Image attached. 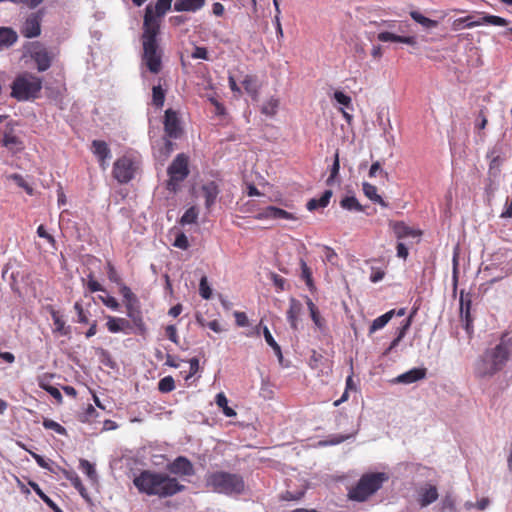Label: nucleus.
<instances>
[{
    "mask_svg": "<svg viewBox=\"0 0 512 512\" xmlns=\"http://www.w3.org/2000/svg\"><path fill=\"white\" fill-rule=\"evenodd\" d=\"M133 484L140 493L159 498L171 497L185 489L176 478L163 472L143 470L133 479Z\"/></svg>",
    "mask_w": 512,
    "mask_h": 512,
    "instance_id": "1",
    "label": "nucleus"
},
{
    "mask_svg": "<svg viewBox=\"0 0 512 512\" xmlns=\"http://www.w3.org/2000/svg\"><path fill=\"white\" fill-rule=\"evenodd\" d=\"M159 32V22L153 16L152 9L148 7L145 10L143 35H142V66L150 73L158 74L162 69V49L157 42Z\"/></svg>",
    "mask_w": 512,
    "mask_h": 512,
    "instance_id": "2",
    "label": "nucleus"
},
{
    "mask_svg": "<svg viewBox=\"0 0 512 512\" xmlns=\"http://www.w3.org/2000/svg\"><path fill=\"white\" fill-rule=\"evenodd\" d=\"M510 349L502 339L495 348L487 350L475 364V374L480 378L492 377L502 370L509 359Z\"/></svg>",
    "mask_w": 512,
    "mask_h": 512,
    "instance_id": "3",
    "label": "nucleus"
},
{
    "mask_svg": "<svg viewBox=\"0 0 512 512\" xmlns=\"http://www.w3.org/2000/svg\"><path fill=\"white\" fill-rule=\"evenodd\" d=\"M11 97L20 102L33 101L39 97L42 79L32 73L18 74L11 83Z\"/></svg>",
    "mask_w": 512,
    "mask_h": 512,
    "instance_id": "4",
    "label": "nucleus"
},
{
    "mask_svg": "<svg viewBox=\"0 0 512 512\" xmlns=\"http://www.w3.org/2000/svg\"><path fill=\"white\" fill-rule=\"evenodd\" d=\"M206 485L216 493L233 495L244 491L243 478L238 474L228 472H214L206 477Z\"/></svg>",
    "mask_w": 512,
    "mask_h": 512,
    "instance_id": "5",
    "label": "nucleus"
},
{
    "mask_svg": "<svg viewBox=\"0 0 512 512\" xmlns=\"http://www.w3.org/2000/svg\"><path fill=\"white\" fill-rule=\"evenodd\" d=\"M388 480L386 473H370L363 475L357 485L349 491V497L356 501H365L369 496L381 488Z\"/></svg>",
    "mask_w": 512,
    "mask_h": 512,
    "instance_id": "6",
    "label": "nucleus"
},
{
    "mask_svg": "<svg viewBox=\"0 0 512 512\" xmlns=\"http://www.w3.org/2000/svg\"><path fill=\"white\" fill-rule=\"evenodd\" d=\"M188 158L184 154H178L168 167L169 180L167 189L176 192L180 183L188 176Z\"/></svg>",
    "mask_w": 512,
    "mask_h": 512,
    "instance_id": "7",
    "label": "nucleus"
},
{
    "mask_svg": "<svg viewBox=\"0 0 512 512\" xmlns=\"http://www.w3.org/2000/svg\"><path fill=\"white\" fill-rule=\"evenodd\" d=\"M383 25H386L392 31H382L377 35V38L381 42H397L403 43L411 46H415L417 44L416 38L414 36H403L398 33H403V24L397 23L395 21H383Z\"/></svg>",
    "mask_w": 512,
    "mask_h": 512,
    "instance_id": "8",
    "label": "nucleus"
},
{
    "mask_svg": "<svg viewBox=\"0 0 512 512\" xmlns=\"http://www.w3.org/2000/svg\"><path fill=\"white\" fill-rule=\"evenodd\" d=\"M29 55L37 65L39 72L48 70L51 66L54 54L40 42H34L29 47Z\"/></svg>",
    "mask_w": 512,
    "mask_h": 512,
    "instance_id": "9",
    "label": "nucleus"
},
{
    "mask_svg": "<svg viewBox=\"0 0 512 512\" xmlns=\"http://www.w3.org/2000/svg\"><path fill=\"white\" fill-rule=\"evenodd\" d=\"M135 172V162L129 157H121L114 163L113 175L120 183H128L134 178Z\"/></svg>",
    "mask_w": 512,
    "mask_h": 512,
    "instance_id": "10",
    "label": "nucleus"
},
{
    "mask_svg": "<svg viewBox=\"0 0 512 512\" xmlns=\"http://www.w3.org/2000/svg\"><path fill=\"white\" fill-rule=\"evenodd\" d=\"M42 16V11L28 15L21 28V33L24 37L35 38L41 34Z\"/></svg>",
    "mask_w": 512,
    "mask_h": 512,
    "instance_id": "11",
    "label": "nucleus"
},
{
    "mask_svg": "<svg viewBox=\"0 0 512 512\" xmlns=\"http://www.w3.org/2000/svg\"><path fill=\"white\" fill-rule=\"evenodd\" d=\"M417 502L424 508L438 499V490L435 485L424 483L416 490Z\"/></svg>",
    "mask_w": 512,
    "mask_h": 512,
    "instance_id": "12",
    "label": "nucleus"
},
{
    "mask_svg": "<svg viewBox=\"0 0 512 512\" xmlns=\"http://www.w3.org/2000/svg\"><path fill=\"white\" fill-rule=\"evenodd\" d=\"M168 471L178 476H192L195 473L193 464L186 457L179 456L168 464Z\"/></svg>",
    "mask_w": 512,
    "mask_h": 512,
    "instance_id": "13",
    "label": "nucleus"
},
{
    "mask_svg": "<svg viewBox=\"0 0 512 512\" xmlns=\"http://www.w3.org/2000/svg\"><path fill=\"white\" fill-rule=\"evenodd\" d=\"M427 369L424 367H414L409 371H406L398 375L393 383L409 385L418 382L426 377Z\"/></svg>",
    "mask_w": 512,
    "mask_h": 512,
    "instance_id": "14",
    "label": "nucleus"
},
{
    "mask_svg": "<svg viewBox=\"0 0 512 512\" xmlns=\"http://www.w3.org/2000/svg\"><path fill=\"white\" fill-rule=\"evenodd\" d=\"M471 300L468 295L460 294V317L466 332L471 335L473 332V320L470 314Z\"/></svg>",
    "mask_w": 512,
    "mask_h": 512,
    "instance_id": "15",
    "label": "nucleus"
},
{
    "mask_svg": "<svg viewBox=\"0 0 512 512\" xmlns=\"http://www.w3.org/2000/svg\"><path fill=\"white\" fill-rule=\"evenodd\" d=\"M164 128L166 134L170 138H177L180 134V126L177 114L171 109H168L165 112Z\"/></svg>",
    "mask_w": 512,
    "mask_h": 512,
    "instance_id": "16",
    "label": "nucleus"
},
{
    "mask_svg": "<svg viewBox=\"0 0 512 512\" xmlns=\"http://www.w3.org/2000/svg\"><path fill=\"white\" fill-rule=\"evenodd\" d=\"M302 312H303L302 303L295 298H291L289 301V309L287 311V320L290 324V327L293 330L298 329L299 317L302 314Z\"/></svg>",
    "mask_w": 512,
    "mask_h": 512,
    "instance_id": "17",
    "label": "nucleus"
},
{
    "mask_svg": "<svg viewBox=\"0 0 512 512\" xmlns=\"http://www.w3.org/2000/svg\"><path fill=\"white\" fill-rule=\"evenodd\" d=\"M202 195L205 199V207L210 209L217 200L219 195V187L214 181L207 182L201 187Z\"/></svg>",
    "mask_w": 512,
    "mask_h": 512,
    "instance_id": "18",
    "label": "nucleus"
},
{
    "mask_svg": "<svg viewBox=\"0 0 512 512\" xmlns=\"http://www.w3.org/2000/svg\"><path fill=\"white\" fill-rule=\"evenodd\" d=\"M106 326L111 333L123 332L125 334H129L132 330L131 324L128 320L113 316L107 317Z\"/></svg>",
    "mask_w": 512,
    "mask_h": 512,
    "instance_id": "19",
    "label": "nucleus"
},
{
    "mask_svg": "<svg viewBox=\"0 0 512 512\" xmlns=\"http://www.w3.org/2000/svg\"><path fill=\"white\" fill-rule=\"evenodd\" d=\"M92 151L98 157L102 169H106V161L111 158V151L105 141L94 140L92 142Z\"/></svg>",
    "mask_w": 512,
    "mask_h": 512,
    "instance_id": "20",
    "label": "nucleus"
},
{
    "mask_svg": "<svg viewBox=\"0 0 512 512\" xmlns=\"http://www.w3.org/2000/svg\"><path fill=\"white\" fill-rule=\"evenodd\" d=\"M205 5V0H176L174 10L177 12H197Z\"/></svg>",
    "mask_w": 512,
    "mask_h": 512,
    "instance_id": "21",
    "label": "nucleus"
},
{
    "mask_svg": "<svg viewBox=\"0 0 512 512\" xmlns=\"http://www.w3.org/2000/svg\"><path fill=\"white\" fill-rule=\"evenodd\" d=\"M18 39L17 33L8 27H0V50L11 47Z\"/></svg>",
    "mask_w": 512,
    "mask_h": 512,
    "instance_id": "22",
    "label": "nucleus"
},
{
    "mask_svg": "<svg viewBox=\"0 0 512 512\" xmlns=\"http://www.w3.org/2000/svg\"><path fill=\"white\" fill-rule=\"evenodd\" d=\"M2 144L12 152H18L23 148L21 140L14 135L11 130H6L3 134Z\"/></svg>",
    "mask_w": 512,
    "mask_h": 512,
    "instance_id": "23",
    "label": "nucleus"
},
{
    "mask_svg": "<svg viewBox=\"0 0 512 512\" xmlns=\"http://www.w3.org/2000/svg\"><path fill=\"white\" fill-rule=\"evenodd\" d=\"M332 194L333 193L331 190H325L319 199H316V198L310 199L306 204V208L309 211H314L318 208L327 207L330 202V199L332 197Z\"/></svg>",
    "mask_w": 512,
    "mask_h": 512,
    "instance_id": "24",
    "label": "nucleus"
},
{
    "mask_svg": "<svg viewBox=\"0 0 512 512\" xmlns=\"http://www.w3.org/2000/svg\"><path fill=\"white\" fill-rule=\"evenodd\" d=\"M395 316V310L392 309L383 315L377 317L372 321V324L369 327V334H373L376 331L384 328L388 322Z\"/></svg>",
    "mask_w": 512,
    "mask_h": 512,
    "instance_id": "25",
    "label": "nucleus"
},
{
    "mask_svg": "<svg viewBox=\"0 0 512 512\" xmlns=\"http://www.w3.org/2000/svg\"><path fill=\"white\" fill-rule=\"evenodd\" d=\"M394 234L398 239H404L408 237H418L420 234L412 228L405 225L403 222H396L393 224Z\"/></svg>",
    "mask_w": 512,
    "mask_h": 512,
    "instance_id": "26",
    "label": "nucleus"
},
{
    "mask_svg": "<svg viewBox=\"0 0 512 512\" xmlns=\"http://www.w3.org/2000/svg\"><path fill=\"white\" fill-rule=\"evenodd\" d=\"M363 192L367 198L371 201L380 204L383 207H387L386 202L382 199V197L377 193V188L367 182L363 183Z\"/></svg>",
    "mask_w": 512,
    "mask_h": 512,
    "instance_id": "27",
    "label": "nucleus"
},
{
    "mask_svg": "<svg viewBox=\"0 0 512 512\" xmlns=\"http://www.w3.org/2000/svg\"><path fill=\"white\" fill-rule=\"evenodd\" d=\"M410 16L415 22H417L427 30L434 29L438 26V22L436 20H432L428 17H425L418 11H411Z\"/></svg>",
    "mask_w": 512,
    "mask_h": 512,
    "instance_id": "28",
    "label": "nucleus"
},
{
    "mask_svg": "<svg viewBox=\"0 0 512 512\" xmlns=\"http://www.w3.org/2000/svg\"><path fill=\"white\" fill-rule=\"evenodd\" d=\"M126 308H127V316L133 321L135 326L141 332H143L145 330V327H144V323H143L140 311L138 310V304L133 305V306H132V304H130Z\"/></svg>",
    "mask_w": 512,
    "mask_h": 512,
    "instance_id": "29",
    "label": "nucleus"
},
{
    "mask_svg": "<svg viewBox=\"0 0 512 512\" xmlns=\"http://www.w3.org/2000/svg\"><path fill=\"white\" fill-rule=\"evenodd\" d=\"M306 303H307L308 309L310 311L311 319L314 322L315 326L318 329L323 330L324 326H325V321L320 316L317 307L315 306V304L312 302V300L310 298H307Z\"/></svg>",
    "mask_w": 512,
    "mask_h": 512,
    "instance_id": "30",
    "label": "nucleus"
},
{
    "mask_svg": "<svg viewBox=\"0 0 512 512\" xmlns=\"http://www.w3.org/2000/svg\"><path fill=\"white\" fill-rule=\"evenodd\" d=\"M263 334H264L265 341L273 349V351L276 354L279 362L282 363L283 355H282L281 347L278 345V343L273 338V336H272L271 332L269 331L268 327H266V326L264 327Z\"/></svg>",
    "mask_w": 512,
    "mask_h": 512,
    "instance_id": "31",
    "label": "nucleus"
},
{
    "mask_svg": "<svg viewBox=\"0 0 512 512\" xmlns=\"http://www.w3.org/2000/svg\"><path fill=\"white\" fill-rule=\"evenodd\" d=\"M32 489L34 490V492L40 497V499L47 504L48 507H50L54 512H63L58 506L57 504L50 498L48 497L43 491L42 489L39 487L38 484L36 483H30Z\"/></svg>",
    "mask_w": 512,
    "mask_h": 512,
    "instance_id": "32",
    "label": "nucleus"
},
{
    "mask_svg": "<svg viewBox=\"0 0 512 512\" xmlns=\"http://www.w3.org/2000/svg\"><path fill=\"white\" fill-rule=\"evenodd\" d=\"M150 7L152 9L153 16L155 20L158 22L157 17L163 16L171 7L170 0H157L154 8L151 6H147L146 9Z\"/></svg>",
    "mask_w": 512,
    "mask_h": 512,
    "instance_id": "33",
    "label": "nucleus"
},
{
    "mask_svg": "<svg viewBox=\"0 0 512 512\" xmlns=\"http://www.w3.org/2000/svg\"><path fill=\"white\" fill-rule=\"evenodd\" d=\"M216 404L222 408V412L227 417L236 416V412L228 406V400L224 393H218L216 395Z\"/></svg>",
    "mask_w": 512,
    "mask_h": 512,
    "instance_id": "34",
    "label": "nucleus"
},
{
    "mask_svg": "<svg viewBox=\"0 0 512 512\" xmlns=\"http://www.w3.org/2000/svg\"><path fill=\"white\" fill-rule=\"evenodd\" d=\"M340 205L343 209H346V210H354V211H363V207L362 205L358 202V200L356 199V197L354 196H346L345 198H343L340 202Z\"/></svg>",
    "mask_w": 512,
    "mask_h": 512,
    "instance_id": "35",
    "label": "nucleus"
},
{
    "mask_svg": "<svg viewBox=\"0 0 512 512\" xmlns=\"http://www.w3.org/2000/svg\"><path fill=\"white\" fill-rule=\"evenodd\" d=\"M165 101V91L161 84L155 85L152 88V103L156 107H162Z\"/></svg>",
    "mask_w": 512,
    "mask_h": 512,
    "instance_id": "36",
    "label": "nucleus"
},
{
    "mask_svg": "<svg viewBox=\"0 0 512 512\" xmlns=\"http://www.w3.org/2000/svg\"><path fill=\"white\" fill-rule=\"evenodd\" d=\"M197 219H198V210L196 209V207L192 206L189 209H187L185 211V213L182 215V217L180 219V223L182 225L193 224L197 221Z\"/></svg>",
    "mask_w": 512,
    "mask_h": 512,
    "instance_id": "37",
    "label": "nucleus"
},
{
    "mask_svg": "<svg viewBox=\"0 0 512 512\" xmlns=\"http://www.w3.org/2000/svg\"><path fill=\"white\" fill-rule=\"evenodd\" d=\"M489 505H490V499L487 497H483L480 500H478L476 503H474L472 501H466L464 503V508L466 510H472V509L476 508L480 511H485L489 507Z\"/></svg>",
    "mask_w": 512,
    "mask_h": 512,
    "instance_id": "38",
    "label": "nucleus"
},
{
    "mask_svg": "<svg viewBox=\"0 0 512 512\" xmlns=\"http://www.w3.org/2000/svg\"><path fill=\"white\" fill-rule=\"evenodd\" d=\"M66 478L71 482V484L79 491V493L86 497V489L83 486L79 476L75 472H66Z\"/></svg>",
    "mask_w": 512,
    "mask_h": 512,
    "instance_id": "39",
    "label": "nucleus"
},
{
    "mask_svg": "<svg viewBox=\"0 0 512 512\" xmlns=\"http://www.w3.org/2000/svg\"><path fill=\"white\" fill-rule=\"evenodd\" d=\"M120 293L122 294L125 300L126 307H128V305L130 304H132V306L138 304L137 297L128 286L122 284L120 287Z\"/></svg>",
    "mask_w": 512,
    "mask_h": 512,
    "instance_id": "40",
    "label": "nucleus"
},
{
    "mask_svg": "<svg viewBox=\"0 0 512 512\" xmlns=\"http://www.w3.org/2000/svg\"><path fill=\"white\" fill-rule=\"evenodd\" d=\"M279 106V101L276 98H270L262 106V113L267 116H273L276 114Z\"/></svg>",
    "mask_w": 512,
    "mask_h": 512,
    "instance_id": "41",
    "label": "nucleus"
},
{
    "mask_svg": "<svg viewBox=\"0 0 512 512\" xmlns=\"http://www.w3.org/2000/svg\"><path fill=\"white\" fill-rule=\"evenodd\" d=\"M80 468L91 481H95L97 479V473L94 468V465L90 463L88 460L81 459Z\"/></svg>",
    "mask_w": 512,
    "mask_h": 512,
    "instance_id": "42",
    "label": "nucleus"
},
{
    "mask_svg": "<svg viewBox=\"0 0 512 512\" xmlns=\"http://www.w3.org/2000/svg\"><path fill=\"white\" fill-rule=\"evenodd\" d=\"M415 312L416 311H413L412 314L408 318L404 319L401 322V325L397 328V330H396L397 336L396 337H398V340H402L405 337L407 331L409 330V328L411 326L412 317L415 314Z\"/></svg>",
    "mask_w": 512,
    "mask_h": 512,
    "instance_id": "43",
    "label": "nucleus"
},
{
    "mask_svg": "<svg viewBox=\"0 0 512 512\" xmlns=\"http://www.w3.org/2000/svg\"><path fill=\"white\" fill-rule=\"evenodd\" d=\"M42 424H43L44 428L49 429V430H53L54 432H56L59 435H66L67 434L66 429L62 425H60L59 423H57L54 420L44 419Z\"/></svg>",
    "mask_w": 512,
    "mask_h": 512,
    "instance_id": "44",
    "label": "nucleus"
},
{
    "mask_svg": "<svg viewBox=\"0 0 512 512\" xmlns=\"http://www.w3.org/2000/svg\"><path fill=\"white\" fill-rule=\"evenodd\" d=\"M175 383L174 379L171 376H166L162 378L158 383V389L162 393H168L174 390Z\"/></svg>",
    "mask_w": 512,
    "mask_h": 512,
    "instance_id": "45",
    "label": "nucleus"
},
{
    "mask_svg": "<svg viewBox=\"0 0 512 512\" xmlns=\"http://www.w3.org/2000/svg\"><path fill=\"white\" fill-rule=\"evenodd\" d=\"M199 294L201 295V297L205 300H208L211 298L212 296V289L211 287L209 286L208 284V280H207V277L206 276H203L201 279H200V283H199Z\"/></svg>",
    "mask_w": 512,
    "mask_h": 512,
    "instance_id": "46",
    "label": "nucleus"
},
{
    "mask_svg": "<svg viewBox=\"0 0 512 512\" xmlns=\"http://www.w3.org/2000/svg\"><path fill=\"white\" fill-rule=\"evenodd\" d=\"M484 21L485 25H493V26H506L508 25V20L502 18L500 16L489 15L484 13Z\"/></svg>",
    "mask_w": 512,
    "mask_h": 512,
    "instance_id": "47",
    "label": "nucleus"
},
{
    "mask_svg": "<svg viewBox=\"0 0 512 512\" xmlns=\"http://www.w3.org/2000/svg\"><path fill=\"white\" fill-rule=\"evenodd\" d=\"M276 207L268 206L255 215L257 220L275 219Z\"/></svg>",
    "mask_w": 512,
    "mask_h": 512,
    "instance_id": "48",
    "label": "nucleus"
},
{
    "mask_svg": "<svg viewBox=\"0 0 512 512\" xmlns=\"http://www.w3.org/2000/svg\"><path fill=\"white\" fill-rule=\"evenodd\" d=\"M242 85L250 95H255L257 93L258 85L253 77L246 76L242 81Z\"/></svg>",
    "mask_w": 512,
    "mask_h": 512,
    "instance_id": "49",
    "label": "nucleus"
},
{
    "mask_svg": "<svg viewBox=\"0 0 512 512\" xmlns=\"http://www.w3.org/2000/svg\"><path fill=\"white\" fill-rule=\"evenodd\" d=\"M334 99L336 102L346 108L352 109V100L351 97L343 93L342 91H336L334 93Z\"/></svg>",
    "mask_w": 512,
    "mask_h": 512,
    "instance_id": "50",
    "label": "nucleus"
},
{
    "mask_svg": "<svg viewBox=\"0 0 512 512\" xmlns=\"http://www.w3.org/2000/svg\"><path fill=\"white\" fill-rule=\"evenodd\" d=\"M173 246L182 250H187L189 248V241L187 236L182 232L177 233L173 242Z\"/></svg>",
    "mask_w": 512,
    "mask_h": 512,
    "instance_id": "51",
    "label": "nucleus"
},
{
    "mask_svg": "<svg viewBox=\"0 0 512 512\" xmlns=\"http://www.w3.org/2000/svg\"><path fill=\"white\" fill-rule=\"evenodd\" d=\"M10 179H12L19 187L23 188L29 195L33 194L32 187L25 181V179L21 175L12 174L10 176Z\"/></svg>",
    "mask_w": 512,
    "mask_h": 512,
    "instance_id": "52",
    "label": "nucleus"
},
{
    "mask_svg": "<svg viewBox=\"0 0 512 512\" xmlns=\"http://www.w3.org/2000/svg\"><path fill=\"white\" fill-rule=\"evenodd\" d=\"M324 250V261L330 263L331 265H337L338 255L337 253L329 246H323Z\"/></svg>",
    "mask_w": 512,
    "mask_h": 512,
    "instance_id": "53",
    "label": "nucleus"
},
{
    "mask_svg": "<svg viewBox=\"0 0 512 512\" xmlns=\"http://www.w3.org/2000/svg\"><path fill=\"white\" fill-rule=\"evenodd\" d=\"M473 19V16L469 15V16H466V17H462V18H458V19H455L453 22H452V30L453 31H459V30H462V29H465L467 28L466 27V24L468 22H470V20Z\"/></svg>",
    "mask_w": 512,
    "mask_h": 512,
    "instance_id": "54",
    "label": "nucleus"
},
{
    "mask_svg": "<svg viewBox=\"0 0 512 512\" xmlns=\"http://www.w3.org/2000/svg\"><path fill=\"white\" fill-rule=\"evenodd\" d=\"M339 169H340L339 154H338V152H336L335 157H334V162L331 167L330 176L327 179L328 185H330L333 182V180L335 179V177L338 175Z\"/></svg>",
    "mask_w": 512,
    "mask_h": 512,
    "instance_id": "55",
    "label": "nucleus"
},
{
    "mask_svg": "<svg viewBox=\"0 0 512 512\" xmlns=\"http://www.w3.org/2000/svg\"><path fill=\"white\" fill-rule=\"evenodd\" d=\"M302 278L306 281L308 287H312V273L304 260H301Z\"/></svg>",
    "mask_w": 512,
    "mask_h": 512,
    "instance_id": "56",
    "label": "nucleus"
},
{
    "mask_svg": "<svg viewBox=\"0 0 512 512\" xmlns=\"http://www.w3.org/2000/svg\"><path fill=\"white\" fill-rule=\"evenodd\" d=\"M441 508L443 511H450V512H455L456 510V507H455V500L454 498L451 496V495H446L442 502H441Z\"/></svg>",
    "mask_w": 512,
    "mask_h": 512,
    "instance_id": "57",
    "label": "nucleus"
},
{
    "mask_svg": "<svg viewBox=\"0 0 512 512\" xmlns=\"http://www.w3.org/2000/svg\"><path fill=\"white\" fill-rule=\"evenodd\" d=\"M100 299L103 302V304L105 306H107L108 308H110L114 311H117L119 309V303L114 297L107 295V296H100Z\"/></svg>",
    "mask_w": 512,
    "mask_h": 512,
    "instance_id": "58",
    "label": "nucleus"
},
{
    "mask_svg": "<svg viewBox=\"0 0 512 512\" xmlns=\"http://www.w3.org/2000/svg\"><path fill=\"white\" fill-rule=\"evenodd\" d=\"M191 57L193 59L207 60V58H208L207 49L205 47H195L194 51L191 54Z\"/></svg>",
    "mask_w": 512,
    "mask_h": 512,
    "instance_id": "59",
    "label": "nucleus"
},
{
    "mask_svg": "<svg viewBox=\"0 0 512 512\" xmlns=\"http://www.w3.org/2000/svg\"><path fill=\"white\" fill-rule=\"evenodd\" d=\"M166 336L170 341H172L175 344H178V335H177V329L174 325H168L165 329Z\"/></svg>",
    "mask_w": 512,
    "mask_h": 512,
    "instance_id": "60",
    "label": "nucleus"
},
{
    "mask_svg": "<svg viewBox=\"0 0 512 512\" xmlns=\"http://www.w3.org/2000/svg\"><path fill=\"white\" fill-rule=\"evenodd\" d=\"M275 219L295 220L296 217L292 213L276 207Z\"/></svg>",
    "mask_w": 512,
    "mask_h": 512,
    "instance_id": "61",
    "label": "nucleus"
},
{
    "mask_svg": "<svg viewBox=\"0 0 512 512\" xmlns=\"http://www.w3.org/2000/svg\"><path fill=\"white\" fill-rule=\"evenodd\" d=\"M271 280L280 291H283L285 289L286 280L283 277L279 276L278 274L272 273Z\"/></svg>",
    "mask_w": 512,
    "mask_h": 512,
    "instance_id": "62",
    "label": "nucleus"
},
{
    "mask_svg": "<svg viewBox=\"0 0 512 512\" xmlns=\"http://www.w3.org/2000/svg\"><path fill=\"white\" fill-rule=\"evenodd\" d=\"M37 235L41 238H44L46 239L49 243L51 244H54L55 243V240H54V237L52 235H50L44 228L43 225H40L38 228H37Z\"/></svg>",
    "mask_w": 512,
    "mask_h": 512,
    "instance_id": "63",
    "label": "nucleus"
},
{
    "mask_svg": "<svg viewBox=\"0 0 512 512\" xmlns=\"http://www.w3.org/2000/svg\"><path fill=\"white\" fill-rule=\"evenodd\" d=\"M479 15L480 16L478 18H475L473 16V19H471L470 22H468L466 24V27L470 29V28H474V27H477V26L485 25L484 13H480Z\"/></svg>",
    "mask_w": 512,
    "mask_h": 512,
    "instance_id": "64",
    "label": "nucleus"
}]
</instances>
